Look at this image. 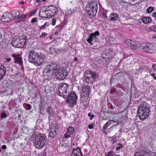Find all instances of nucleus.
<instances>
[{"mask_svg": "<svg viewBox=\"0 0 156 156\" xmlns=\"http://www.w3.org/2000/svg\"><path fill=\"white\" fill-rule=\"evenodd\" d=\"M46 67L44 69V72H45L44 76L47 77L48 79H49L54 75H55L58 80H62L67 75V72L56 63H51Z\"/></svg>", "mask_w": 156, "mask_h": 156, "instance_id": "f257e3e1", "label": "nucleus"}, {"mask_svg": "<svg viewBox=\"0 0 156 156\" xmlns=\"http://www.w3.org/2000/svg\"><path fill=\"white\" fill-rule=\"evenodd\" d=\"M46 67L44 69V72H45L44 76L47 77L48 79H49L54 75H55L58 80H62L67 75V72L56 63H51Z\"/></svg>", "mask_w": 156, "mask_h": 156, "instance_id": "f03ea898", "label": "nucleus"}, {"mask_svg": "<svg viewBox=\"0 0 156 156\" xmlns=\"http://www.w3.org/2000/svg\"><path fill=\"white\" fill-rule=\"evenodd\" d=\"M69 86L66 83H62L59 85L58 90L57 92L58 95L62 96L64 99L67 98V102L69 106L73 108L76 104L77 97L74 92L69 93Z\"/></svg>", "mask_w": 156, "mask_h": 156, "instance_id": "7ed1b4c3", "label": "nucleus"}, {"mask_svg": "<svg viewBox=\"0 0 156 156\" xmlns=\"http://www.w3.org/2000/svg\"><path fill=\"white\" fill-rule=\"evenodd\" d=\"M46 59L45 55L43 54H38L34 51H30L28 57L29 61L36 66H39Z\"/></svg>", "mask_w": 156, "mask_h": 156, "instance_id": "20e7f679", "label": "nucleus"}, {"mask_svg": "<svg viewBox=\"0 0 156 156\" xmlns=\"http://www.w3.org/2000/svg\"><path fill=\"white\" fill-rule=\"evenodd\" d=\"M138 115L141 120H144L148 116L150 109L148 104L146 102H142L138 108Z\"/></svg>", "mask_w": 156, "mask_h": 156, "instance_id": "39448f33", "label": "nucleus"}, {"mask_svg": "<svg viewBox=\"0 0 156 156\" xmlns=\"http://www.w3.org/2000/svg\"><path fill=\"white\" fill-rule=\"evenodd\" d=\"M98 8V4L95 2H90L87 4L86 7L87 12L90 18L96 16Z\"/></svg>", "mask_w": 156, "mask_h": 156, "instance_id": "423d86ee", "label": "nucleus"}, {"mask_svg": "<svg viewBox=\"0 0 156 156\" xmlns=\"http://www.w3.org/2000/svg\"><path fill=\"white\" fill-rule=\"evenodd\" d=\"M46 136L44 134H40L35 138L34 144L35 147L38 149L42 148L45 144Z\"/></svg>", "mask_w": 156, "mask_h": 156, "instance_id": "0eeeda50", "label": "nucleus"}, {"mask_svg": "<svg viewBox=\"0 0 156 156\" xmlns=\"http://www.w3.org/2000/svg\"><path fill=\"white\" fill-rule=\"evenodd\" d=\"M25 36L19 38H14L12 41V45L14 47L22 48L25 44L27 42Z\"/></svg>", "mask_w": 156, "mask_h": 156, "instance_id": "6e6552de", "label": "nucleus"}, {"mask_svg": "<svg viewBox=\"0 0 156 156\" xmlns=\"http://www.w3.org/2000/svg\"><path fill=\"white\" fill-rule=\"evenodd\" d=\"M141 50L144 52L151 53L154 52L155 48L153 44L149 43H145L142 44L140 47Z\"/></svg>", "mask_w": 156, "mask_h": 156, "instance_id": "1a4fd4ad", "label": "nucleus"}, {"mask_svg": "<svg viewBox=\"0 0 156 156\" xmlns=\"http://www.w3.org/2000/svg\"><path fill=\"white\" fill-rule=\"evenodd\" d=\"M100 35V33L98 31H96L94 33L90 34L89 37L87 38V41L90 45H92L96 41L95 39H98L97 37Z\"/></svg>", "mask_w": 156, "mask_h": 156, "instance_id": "9d476101", "label": "nucleus"}, {"mask_svg": "<svg viewBox=\"0 0 156 156\" xmlns=\"http://www.w3.org/2000/svg\"><path fill=\"white\" fill-rule=\"evenodd\" d=\"M50 14L48 12L47 6L41 9L39 12V16L42 17L50 18L51 16Z\"/></svg>", "mask_w": 156, "mask_h": 156, "instance_id": "9b49d317", "label": "nucleus"}, {"mask_svg": "<svg viewBox=\"0 0 156 156\" xmlns=\"http://www.w3.org/2000/svg\"><path fill=\"white\" fill-rule=\"evenodd\" d=\"M48 12L50 14V17L56 16L58 13V9L55 6L53 5L47 6Z\"/></svg>", "mask_w": 156, "mask_h": 156, "instance_id": "f8f14e48", "label": "nucleus"}, {"mask_svg": "<svg viewBox=\"0 0 156 156\" xmlns=\"http://www.w3.org/2000/svg\"><path fill=\"white\" fill-rule=\"evenodd\" d=\"M90 94V89L89 86L83 85L81 87V92L80 96H89Z\"/></svg>", "mask_w": 156, "mask_h": 156, "instance_id": "ddd939ff", "label": "nucleus"}, {"mask_svg": "<svg viewBox=\"0 0 156 156\" xmlns=\"http://www.w3.org/2000/svg\"><path fill=\"white\" fill-rule=\"evenodd\" d=\"M12 56L13 58L14 61L16 63L19 64L20 65L22 64L23 61L20 54L14 53L12 55Z\"/></svg>", "mask_w": 156, "mask_h": 156, "instance_id": "4468645a", "label": "nucleus"}, {"mask_svg": "<svg viewBox=\"0 0 156 156\" xmlns=\"http://www.w3.org/2000/svg\"><path fill=\"white\" fill-rule=\"evenodd\" d=\"M49 129L50 132L48 136L51 138H53L55 136L56 132L58 131L57 127L56 126H54Z\"/></svg>", "mask_w": 156, "mask_h": 156, "instance_id": "2eb2a0df", "label": "nucleus"}, {"mask_svg": "<svg viewBox=\"0 0 156 156\" xmlns=\"http://www.w3.org/2000/svg\"><path fill=\"white\" fill-rule=\"evenodd\" d=\"M80 97L81 102L82 103V105L86 107H87L89 103V96H80Z\"/></svg>", "mask_w": 156, "mask_h": 156, "instance_id": "dca6fc26", "label": "nucleus"}, {"mask_svg": "<svg viewBox=\"0 0 156 156\" xmlns=\"http://www.w3.org/2000/svg\"><path fill=\"white\" fill-rule=\"evenodd\" d=\"M10 16L11 15L9 13H4L2 16L1 20L3 22H9L11 20V19L10 18Z\"/></svg>", "mask_w": 156, "mask_h": 156, "instance_id": "f3484780", "label": "nucleus"}, {"mask_svg": "<svg viewBox=\"0 0 156 156\" xmlns=\"http://www.w3.org/2000/svg\"><path fill=\"white\" fill-rule=\"evenodd\" d=\"M71 156H83L80 148L77 147L73 149Z\"/></svg>", "mask_w": 156, "mask_h": 156, "instance_id": "a211bd4d", "label": "nucleus"}, {"mask_svg": "<svg viewBox=\"0 0 156 156\" xmlns=\"http://www.w3.org/2000/svg\"><path fill=\"white\" fill-rule=\"evenodd\" d=\"M6 73V68L4 65L0 66V80L3 78Z\"/></svg>", "mask_w": 156, "mask_h": 156, "instance_id": "6ab92c4d", "label": "nucleus"}, {"mask_svg": "<svg viewBox=\"0 0 156 156\" xmlns=\"http://www.w3.org/2000/svg\"><path fill=\"white\" fill-rule=\"evenodd\" d=\"M10 15L13 18L12 19H17L19 17L20 12L17 10H13L12 11Z\"/></svg>", "mask_w": 156, "mask_h": 156, "instance_id": "aec40b11", "label": "nucleus"}, {"mask_svg": "<svg viewBox=\"0 0 156 156\" xmlns=\"http://www.w3.org/2000/svg\"><path fill=\"white\" fill-rule=\"evenodd\" d=\"M112 121V120L108 121L104 126L102 130L106 134L107 133V132L108 131V127L109 126L111 122Z\"/></svg>", "mask_w": 156, "mask_h": 156, "instance_id": "412c9836", "label": "nucleus"}, {"mask_svg": "<svg viewBox=\"0 0 156 156\" xmlns=\"http://www.w3.org/2000/svg\"><path fill=\"white\" fill-rule=\"evenodd\" d=\"M47 112L49 114V116L48 117V119L49 120L50 119H51V118L53 117L55 114V111L53 109L51 108H48L47 110Z\"/></svg>", "mask_w": 156, "mask_h": 156, "instance_id": "4be33fe9", "label": "nucleus"}, {"mask_svg": "<svg viewBox=\"0 0 156 156\" xmlns=\"http://www.w3.org/2000/svg\"><path fill=\"white\" fill-rule=\"evenodd\" d=\"M118 15L115 12L111 14L109 16L112 21H115L117 20L118 18Z\"/></svg>", "mask_w": 156, "mask_h": 156, "instance_id": "5701e85b", "label": "nucleus"}, {"mask_svg": "<svg viewBox=\"0 0 156 156\" xmlns=\"http://www.w3.org/2000/svg\"><path fill=\"white\" fill-rule=\"evenodd\" d=\"M141 20L145 24L151 23L152 21L151 18L149 17H145L142 18Z\"/></svg>", "mask_w": 156, "mask_h": 156, "instance_id": "b1692460", "label": "nucleus"}, {"mask_svg": "<svg viewBox=\"0 0 156 156\" xmlns=\"http://www.w3.org/2000/svg\"><path fill=\"white\" fill-rule=\"evenodd\" d=\"M131 43L130 45H129V46L131 47L132 49L135 50L138 47V42L133 41Z\"/></svg>", "mask_w": 156, "mask_h": 156, "instance_id": "393cba45", "label": "nucleus"}, {"mask_svg": "<svg viewBox=\"0 0 156 156\" xmlns=\"http://www.w3.org/2000/svg\"><path fill=\"white\" fill-rule=\"evenodd\" d=\"M63 26L62 24H59L55 27V34H57L59 33L62 30Z\"/></svg>", "mask_w": 156, "mask_h": 156, "instance_id": "a878e982", "label": "nucleus"}, {"mask_svg": "<svg viewBox=\"0 0 156 156\" xmlns=\"http://www.w3.org/2000/svg\"><path fill=\"white\" fill-rule=\"evenodd\" d=\"M87 73L91 75L92 78H93L94 80H95L96 78L97 74L95 72L92 71L90 70H87Z\"/></svg>", "mask_w": 156, "mask_h": 156, "instance_id": "bb28decb", "label": "nucleus"}, {"mask_svg": "<svg viewBox=\"0 0 156 156\" xmlns=\"http://www.w3.org/2000/svg\"><path fill=\"white\" fill-rule=\"evenodd\" d=\"M74 128L73 127H69L68 128L66 133L71 135L74 132Z\"/></svg>", "mask_w": 156, "mask_h": 156, "instance_id": "cd10ccee", "label": "nucleus"}, {"mask_svg": "<svg viewBox=\"0 0 156 156\" xmlns=\"http://www.w3.org/2000/svg\"><path fill=\"white\" fill-rule=\"evenodd\" d=\"M139 152L141 154V155L144 156H150V151H144L141 150L139 151Z\"/></svg>", "mask_w": 156, "mask_h": 156, "instance_id": "c85d7f7f", "label": "nucleus"}, {"mask_svg": "<svg viewBox=\"0 0 156 156\" xmlns=\"http://www.w3.org/2000/svg\"><path fill=\"white\" fill-rule=\"evenodd\" d=\"M106 156H119L117 154H114L113 152H109L105 154Z\"/></svg>", "mask_w": 156, "mask_h": 156, "instance_id": "c756f323", "label": "nucleus"}, {"mask_svg": "<svg viewBox=\"0 0 156 156\" xmlns=\"http://www.w3.org/2000/svg\"><path fill=\"white\" fill-rule=\"evenodd\" d=\"M149 30L150 31L156 32V25L150 26L149 27Z\"/></svg>", "mask_w": 156, "mask_h": 156, "instance_id": "7c9ffc66", "label": "nucleus"}, {"mask_svg": "<svg viewBox=\"0 0 156 156\" xmlns=\"http://www.w3.org/2000/svg\"><path fill=\"white\" fill-rule=\"evenodd\" d=\"M154 9L153 7L150 6L147 9V12L148 13H151L153 11Z\"/></svg>", "mask_w": 156, "mask_h": 156, "instance_id": "2f4dec72", "label": "nucleus"}, {"mask_svg": "<svg viewBox=\"0 0 156 156\" xmlns=\"http://www.w3.org/2000/svg\"><path fill=\"white\" fill-rule=\"evenodd\" d=\"M132 41H133L130 39H127L125 41V43L127 45L129 46L130 45Z\"/></svg>", "mask_w": 156, "mask_h": 156, "instance_id": "473e14b6", "label": "nucleus"}, {"mask_svg": "<svg viewBox=\"0 0 156 156\" xmlns=\"http://www.w3.org/2000/svg\"><path fill=\"white\" fill-rule=\"evenodd\" d=\"M27 16V15H24L20 16H19L18 17V19H21L23 21H24L25 20Z\"/></svg>", "mask_w": 156, "mask_h": 156, "instance_id": "72a5a7b5", "label": "nucleus"}, {"mask_svg": "<svg viewBox=\"0 0 156 156\" xmlns=\"http://www.w3.org/2000/svg\"><path fill=\"white\" fill-rule=\"evenodd\" d=\"M7 115L5 114L4 112H2L1 113V118L2 119H3L7 117Z\"/></svg>", "mask_w": 156, "mask_h": 156, "instance_id": "f704fd0d", "label": "nucleus"}, {"mask_svg": "<svg viewBox=\"0 0 156 156\" xmlns=\"http://www.w3.org/2000/svg\"><path fill=\"white\" fill-rule=\"evenodd\" d=\"M101 16L103 18V19H107L108 18V17L107 16V13L106 12H102Z\"/></svg>", "mask_w": 156, "mask_h": 156, "instance_id": "c9c22d12", "label": "nucleus"}, {"mask_svg": "<svg viewBox=\"0 0 156 156\" xmlns=\"http://www.w3.org/2000/svg\"><path fill=\"white\" fill-rule=\"evenodd\" d=\"M118 146L116 148V150L117 151H119L120 149V148H122L123 147L122 145V144L119 143V144H118Z\"/></svg>", "mask_w": 156, "mask_h": 156, "instance_id": "e433bc0d", "label": "nucleus"}, {"mask_svg": "<svg viewBox=\"0 0 156 156\" xmlns=\"http://www.w3.org/2000/svg\"><path fill=\"white\" fill-rule=\"evenodd\" d=\"M66 13L68 15L70 16L73 14V11L71 9H68Z\"/></svg>", "mask_w": 156, "mask_h": 156, "instance_id": "4c0bfd02", "label": "nucleus"}, {"mask_svg": "<svg viewBox=\"0 0 156 156\" xmlns=\"http://www.w3.org/2000/svg\"><path fill=\"white\" fill-rule=\"evenodd\" d=\"M47 26H48L47 23H45L43 25L40 27V29L41 30L44 29Z\"/></svg>", "mask_w": 156, "mask_h": 156, "instance_id": "58836bf2", "label": "nucleus"}, {"mask_svg": "<svg viewBox=\"0 0 156 156\" xmlns=\"http://www.w3.org/2000/svg\"><path fill=\"white\" fill-rule=\"evenodd\" d=\"M88 115L90 117V119H92L94 117V115H92L91 112H89L88 114Z\"/></svg>", "mask_w": 156, "mask_h": 156, "instance_id": "ea45409f", "label": "nucleus"}, {"mask_svg": "<svg viewBox=\"0 0 156 156\" xmlns=\"http://www.w3.org/2000/svg\"><path fill=\"white\" fill-rule=\"evenodd\" d=\"M152 39L156 43V34H154L152 36Z\"/></svg>", "mask_w": 156, "mask_h": 156, "instance_id": "a19ab883", "label": "nucleus"}, {"mask_svg": "<svg viewBox=\"0 0 156 156\" xmlns=\"http://www.w3.org/2000/svg\"><path fill=\"white\" fill-rule=\"evenodd\" d=\"M47 35V33H42L41 35L40 36V37L43 38L44 37L46 36Z\"/></svg>", "mask_w": 156, "mask_h": 156, "instance_id": "79ce46f5", "label": "nucleus"}, {"mask_svg": "<svg viewBox=\"0 0 156 156\" xmlns=\"http://www.w3.org/2000/svg\"><path fill=\"white\" fill-rule=\"evenodd\" d=\"M56 21V20L55 19H53L52 20V25H55V23Z\"/></svg>", "mask_w": 156, "mask_h": 156, "instance_id": "37998d69", "label": "nucleus"}, {"mask_svg": "<svg viewBox=\"0 0 156 156\" xmlns=\"http://www.w3.org/2000/svg\"><path fill=\"white\" fill-rule=\"evenodd\" d=\"M70 134H68V133H66L64 135V137L65 138H67L70 137Z\"/></svg>", "mask_w": 156, "mask_h": 156, "instance_id": "c03bdc74", "label": "nucleus"}, {"mask_svg": "<svg viewBox=\"0 0 156 156\" xmlns=\"http://www.w3.org/2000/svg\"><path fill=\"white\" fill-rule=\"evenodd\" d=\"M37 18H34L31 20V22L33 23L37 22Z\"/></svg>", "mask_w": 156, "mask_h": 156, "instance_id": "a18cd8bd", "label": "nucleus"}, {"mask_svg": "<svg viewBox=\"0 0 156 156\" xmlns=\"http://www.w3.org/2000/svg\"><path fill=\"white\" fill-rule=\"evenodd\" d=\"M26 107L28 110H29L31 108V107L30 104H26Z\"/></svg>", "mask_w": 156, "mask_h": 156, "instance_id": "49530a36", "label": "nucleus"}, {"mask_svg": "<svg viewBox=\"0 0 156 156\" xmlns=\"http://www.w3.org/2000/svg\"><path fill=\"white\" fill-rule=\"evenodd\" d=\"M152 69L153 70L156 71V64H154L152 66Z\"/></svg>", "mask_w": 156, "mask_h": 156, "instance_id": "de8ad7c7", "label": "nucleus"}, {"mask_svg": "<svg viewBox=\"0 0 156 156\" xmlns=\"http://www.w3.org/2000/svg\"><path fill=\"white\" fill-rule=\"evenodd\" d=\"M93 124H89L88 126V128L90 129H91L92 128H93Z\"/></svg>", "mask_w": 156, "mask_h": 156, "instance_id": "09e8293b", "label": "nucleus"}, {"mask_svg": "<svg viewBox=\"0 0 156 156\" xmlns=\"http://www.w3.org/2000/svg\"><path fill=\"white\" fill-rule=\"evenodd\" d=\"M2 148L3 150H5L7 148V147L6 145H3L2 147Z\"/></svg>", "mask_w": 156, "mask_h": 156, "instance_id": "8fccbe9b", "label": "nucleus"}, {"mask_svg": "<svg viewBox=\"0 0 156 156\" xmlns=\"http://www.w3.org/2000/svg\"><path fill=\"white\" fill-rule=\"evenodd\" d=\"M6 61H5V62H10L11 59L10 58H7L5 59Z\"/></svg>", "mask_w": 156, "mask_h": 156, "instance_id": "3c124183", "label": "nucleus"}, {"mask_svg": "<svg viewBox=\"0 0 156 156\" xmlns=\"http://www.w3.org/2000/svg\"><path fill=\"white\" fill-rule=\"evenodd\" d=\"M152 16L154 17H156V12H154L152 14Z\"/></svg>", "mask_w": 156, "mask_h": 156, "instance_id": "603ef678", "label": "nucleus"}, {"mask_svg": "<svg viewBox=\"0 0 156 156\" xmlns=\"http://www.w3.org/2000/svg\"><path fill=\"white\" fill-rule=\"evenodd\" d=\"M155 74L154 73H152L151 74V76L152 77H154V80H156V76H155Z\"/></svg>", "mask_w": 156, "mask_h": 156, "instance_id": "864d4df0", "label": "nucleus"}, {"mask_svg": "<svg viewBox=\"0 0 156 156\" xmlns=\"http://www.w3.org/2000/svg\"><path fill=\"white\" fill-rule=\"evenodd\" d=\"M53 47H50L49 48V50L51 52H54V51H53Z\"/></svg>", "mask_w": 156, "mask_h": 156, "instance_id": "5fc2aeb1", "label": "nucleus"}, {"mask_svg": "<svg viewBox=\"0 0 156 156\" xmlns=\"http://www.w3.org/2000/svg\"><path fill=\"white\" fill-rule=\"evenodd\" d=\"M36 2L37 3H40L41 2V0H35Z\"/></svg>", "mask_w": 156, "mask_h": 156, "instance_id": "6e6d98bb", "label": "nucleus"}, {"mask_svg": "<svg viewBox=\"0 0 156 156\" xmlns=\"http://www.w3.org/2000/svg\"><path fill=\"white\" fill-rule=\"evenodd\" d=\"M77 60H78V58L77 57H75L74 59H73V60L75 62H76L77 61Z\"/></svg>", "mask_w": 156, "mask_h": 156, "instance_id": "4d7b16f0", "label": "nucleus"}, {"mask_svg": "<svg viewBox=\"0 0 156 156\" xmlns=\"http://www.w3.org/2000/svg\"><path fill=\"white\" fill-rule=\"evenodd\" d=\"M2 37V34L0 32V40H1Z\"/></svg>", "mask_w": 156, "mask_h": 156, "instance_id": "13d9d810", "label": "nucleus"}, {"mask_svg": "<svg viewBox=\"0 0 156 156\" xmlns=\"http://www.w3.org/2000/svg\"><path fill=\"white\" fill-rule=\"evenodd\" d=\"M53 38V37H52V36H50V37H49V38H50V39L51 40L52 39V38Z\"/></svg>", "mask_w": 156, "mask_h": 156, "instance_id": "bf43d9fd", "label": "nucleus"}, {"mask_svg": "<svg viewBox=\"0 0 156 156\" xmlns=\"http://www.w3.org/2000/svg\"><path fill=\"white\" fill-rule=\"evenodd\" d=\"M20 3H21V4H22L23 5V4H24V2H20Z\"/></svg>", "mask_w": 156, "mask_h": 156, "instance_id": "052dcab7", "label": "nucleus"}, {"mask_svg": "<svg viewBox=\"0 0 156 156\" xmlns=\"http://www.w3.org/2000/svg\"><path fill=\"white\" fill-rule=\"evenodd\" d=\"M2 45V43L1 42H0V47H1Z\"/></svg>", "mask_w": 156, "mask_h": 156, "instance_id": "680f3d73", "label": "nucleus"}, {"mask_svg": "<svg viewBox=\"0 0 156 156\" xmlns=\"http://www.w3.org/2000/svg\"><path fill=\"white\" fill-rule=\"evenodd\" d=\"M43 2H45L47 0H42Z\"/></svg>", "mask_w": 156, "mask_h": 156, "instance_id": "e2e57ef3", "label": "nucleus"}, {"mask_svg": "<svg viewBox=\"0 0 156 156\" xmlns=\"http://www.w3.org/2000/svg\"><path fill=\"white\" fill-rule=\"evenodd\" d=\"M35 13V12H34L33 14H34Z\"/></svg>", "mask_w": 156, "mask_h": 156, "instance_id": "0e129e2a", "label": "nucleus"}, {"mask_svg": "<svg viewBox=\"0 0 156 156\" xmlns=\"http://www.w3.org/2000/svg\"><path fill=\"white\" fill-rule=\"evenodd\" d=\"M133 1H135V0H133Z\"/></svg>", "mask_w": 156, "mask_h": 156, "instance_id": "69168bd1", "label": "nucleus"}]
</instances>
